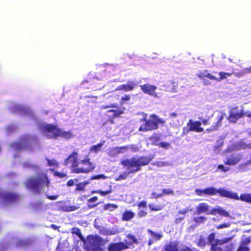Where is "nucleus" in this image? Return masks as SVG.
Wrapping results in <instances>:
<instances>
[{
  "label": "nucleus",
  "instance_id": "nucleus-1",
  "mask_svg": "<svg viewBox=\"0 0 251 251\" xmlns=\"http://www.w3.org/2000/svg\"><path fill=\"white\" fill-rule=\"evenodd\" d=\"M152 155L149 156H135L130 158L124 159L121 164L127 171L123 173L116 178L117 181L125 179L130 174H134L141 170L143 166H146L153 159Z\"/></svg>",
  "mask_w": 251,
  "mask_h": 251
},
{
  "label": "nucleus",
  "instance_id": "nucleus-2",
  "mask_svg": "<svg viewBox=\"0 0 251 251\" xmlns=\"http://www.w3.org/2000/svg\"><path fill=\"white\" fill-rule=\"evenodd\" d=\"M50 181L45 173H38L36 176H30L27 178L24 184L25 188L36 193H40L41 189L45 186L49 187Z\"/></svg>",
  "mask_w": 251,
  "mask_h": 251
},
{
  "label": "nucleus",
  "instance_id": "nucleus-3",
  "mask_svg": "<svg viewBox=\"0 0 251 251\" xmlns=\"http://www.w3.org/2000/svg\"><path fill=\"white\" fill-rule=\"evenodd\" d=\"M152 119H147V116H145L140 119L141 122H144L139 128V131H152L158 128V124H163L165 121L159 118L157 116L153 114L150 116Z\"/></svg>",
  "mask_w": 251,
  "mask_h": 251
},
{
  "label": "nucleus",
  "instance_id": "nucleus-4",
  "mask_svg": "<svg viewBox=\"0 0 251 251\" xmlns=\"http://www.w3.org/2000/svg\"><path fill=\"white\" fill-rule=\"evenodd\" d=\"M77 158V153L74 151L64 160V164L65 165H68L70 162L72 163L70 167L71 173L78 174L80 173H88L91 172V170L93 168L84 169L83 168H79Z\"/></svg>",
  "mask_w": 251,
  "mask_h": 251
},
{
  "label": "nucleus",
  "instance_id": "nucleus-5",
  "mask_svg": "<svg viewBox=\"0 0 251 251\" xmlns=\"http://www.w3.org/2000/svg\"><path fill=\"white\" fill-rule=\"evenodd\" d=\"M107 242L99 235L92 236L85 243V249L87 251H103L101 247L104 246Z\"/></svg>",
  "mask_w": 251,
  "mask_h": 251
},
{
  "label": "nucleus",
  "instance_id": "nucleus-6",
  "mask_svg": "<svg viewBox=\"0 0 251 251\" xmlns=\"http://www.w3.org/2000/svg\"><path fill=\"white\" fill-rule=\"evenodd\" d=\"M201 123L200 121H194L192 120H189L187 123L186 126L182 128V135H186L190 131L196 132H202L204 129L201 126Z\"/></svg>",
  "mask_w": 251,
  "mask_h": 251
},
{
  "label": "nucleus",
  "instance_id": "nucleus-7",
  "mask_svg": "<svg viewBox=\"0 0 251 251\" xmlns=\"http://www.w3.org/2000/svg\"><path fill=\"white\" fill-rule=\"evenodd\" d=\"M0 199L7 203H14L20 201L21 196L15 192L9 191H0Z\"/></svg>",
  "mask_w": 251,
  "mask_h": 251
},
{
  "label": "nucleus",
  "instance_id": "nucleus-8",
  "mask_svg": "<svg viewBox=\"0 0 251 251\" xmlns=\"http://www.w3.org/2000/svg\"><path fill=\"white\" fill-rule=\"evenodd\" d=\"M217 194L221 197L227 198V197H234V195L230 193V191H228L224 188H220L218 189L211 186L205 188V195L213 196L216 195Z\"/></svg>",
  "mask_w": 251,
  "mask_h": 251
},
{
  "label": "nucleus",
  "instance_id": "nucleus-9",
  "mask_svg": "<svg viewBox=\"0 0 251 251\" xmlns=\"http://www.w3.org/2000/svg\"><path fill=\"white\" fill-rule=\"evenodd\" d=\"M233 73H226L225 72H221L219 73L220 77H216L210 73H209L207 70H204V72L200 73L198 75V76L201 79H203L204 77H207L210 80H216L217 82H219L222 80L226 79L228 76H230L232 75Z\"/></svg>",
  "mask_w": 251,
  "mask_h": 251
},
{
  "label": "nucleus",
  "instance_id": "nucleus-10",
  "mask_svg": "<svg viewBox=\"0 0 251 251\" xmlns=\"http://www.w3.org/2000/svg\"><path fill=\"white\" fill-rule=\"evenodd\" d=\"M43 131L48 133L49 138L57 139L58 137L60 128L53 124H46L43 127Z\"/></svg>",
  "mask_w": 251,
  "mask_h": 251
},
{
  "label": "nucleus",
  "instance_id": "nucleus-11",
  "mask_svg": "<svg viewBox=\"0 0 251 251\" xmlns=\"http://www.w3.org/2000/svg\"><path fill=\"white\" fill-rule=\"evenodd\" d=\"M247 113L244 112V109L239 110L237 106L232 108L229 111V115L228 117V120L229 122L235 123L238 120L246 115Z\"/></svg>",
  "mask_w": 251,
  "mask_h": 251
},
{
  "label": "nucleus",
  "instance_id": "nucleus-12",
  "mask_svg": "<svg viewBox=\"0 0 251 251\" xmlns=\"http://www.w3.org/2000/svg\"><path fill=\"white\" fill-rule=\"evenodd\" d=\"M243 158V154L240 153H233L228 155L224 164L226 165H235L239 163Z\"/></svg>",
  "mask_w": 251,
  "mask_h": 251
},
{
  "label": "nucleus",
  "instance_id": "nucleus-13",
  "mask_svg": "<svg viewBox=\"0 0 251 251\" xmlns=\"http://www.w3.org/2000/svg\"><path fill=\"white\" fill-rule=\"evenodd\" d=\"M216 209H213L211 211H209V206L205 202H201L198 204L195 211L196 214L200 215L202 213H206V214L214 215Z\"/></svg>",
  "mask_w": 251,
  "mask_h": 251
},
{
  "label": "nucleus",
  "instance_id": "nucleus-14",
  "mask_svg": "<svg viewBox=\"0 0 251 251\" xmlns=\"http://www.w3.org/2000/svg\"><path fill=\"white\" fill-rule=\"evenodd\" d=\"M106 115L108 118V121L111 124H114V119L119 118L124 113V109L118 108L117 109H110L107 111Z\"/></svg>",
  "mask_w": 251,
  "mask_h": 251
},
{
  "label": "nucleus",
  "instance_id": "nucleus-15",
  "mask_svg": "<svg viewBox=\"0 0 251 251\" xmlns=\"http://www.w3.org/2000/svg\"><path fill=\"white\" fill-rule=\"evenodd\" d=\"M129 248L128 245L123 242L110 243L107 248L108 251H122Z\"/></svg>",
  "mask_w": 251,
  "mask_h": 251
},
{
  "label": "nucleus",
  "instance_id": "nucleus-16",
  "mask_svg": "<svg viewBox=\"0 0 251 251\" xmlns=\"http://www.w3.org/2000/svg\"><path fill=\"white\" fill-rule=\"evenodd\" d=\"M141 90L145 93L154 97H157V94L155 92L157 87L154 85L146 83L140 85Z\"/></svg>",
  "mask_w": 251,
  "mask_h": 251
},
{
  "label": "nucleus",
  "instance_id": "nucleus-17",
  "mask_svg": "<svg viewBox=\"0 0 251 251\" xmlns=\"http://www.w3.org/2000/svg\"><path fill=\"white\" fill-rule=\"evenodd\" d=\"M138 86V83L133 81H128L127 83L119 85L117 90H124L125 92H129L133 90Z\"/></svg>",
  "mask_w": 251,
  "mask_h": 251
},
{
  "label": "nucleus",
  "instance_id": "nucleus-18",
  "mask_svg": "<svg viewBox=\"0 0 251 251\" xmlns=\"http://www.w3.org/2000/svg\"><path fill=\"white\" fill-rule=\"evenodd\" d=\"M230 193L234 195V197H227V198L236 200H240L243 201L251 203V194H243L239 197L237 193H233L230 191Z\"/></svg>",
  "mask_w": 251,
  "mask_h": 251
},
{
  "label": "nucleus",
  "instance_id": "nucleus-19",
  "mask_svg": "<svg viewBox=\"0 0 251 251\" xmlns=\"http://www.w3.org/2000/svg\"><path fill=\"white\" fill-rule=\"evenodd\" d=\"M224 114L221 113L215 117L216 122L213 123L210 129H207L208 131L217 130L222 125V121L224 119Z\"/></svg>",
  "mask_w": 251,
  "mask_h": 251
},
{
  "label": "nucleus",
  "instance_id": "nucleus-20",
  "mask_svg": "<svg viewBox=\"0 0 251 251\" xmlns=\"http://www.w3.org/2000/svg\"><path fill=\"white\" fill-rule=\"evenodd\" d=\"M164 251H178V242L177 241L170 242L165 244Z\"/></svg>",
  "mask_w": 251,
  "mask_h": 251
},
{
  "label": "nucleus",
  "instance_id": "nucleus-21",
  "mask_svg": "<svg viewBox=\"0 0 251 251\" xmlns=\"http://www.w3.org/2000/svg\"><path fill=\"white\" fill-rule=\"evenodd\" d=\"M74 137V135L71 131H64L60 128L58 137H61L66 139H71Z\"/></svg>",
  "mask_w": 251,
  "mask_h": 251
},
{
  "label": "nucleus",
  "instance_id": "nucleus-22",
  "mask_svg": "<svg viewBox=\"0 0 251 251\" xmlns=\"http://www.w3.org/2000/svg\"><path fill=\"white\" fill-rule=\"evenodd\" d=\"M134 213L131 211L126 210L122 215V220L125 221H128L134 217Z\"/></svg>",
  "mask_w": 251,
  "mask_h": 251
},
{
  "label": "nucleus",
  "instance_id": "nucleus-23",
  "mask_svg": "<svg viewBox=\"0 0 251 251\" xmlns=\"http://www.w3.org/2000/svg\"><path fill=\"white\" fill-rule=\"evenodd\" d=\"M166 206V204L155 205L152 203H150L148 205L149 208L151 211H158L162 210Z\"/></svg>",
  "mask_w": 251,
  "mask_h": 251
},
{
  "label": "nucleus",
  "instance_id": "nucleus-24",
  "mask_svg": "<svg viewBox=\"0 0 251 251\" xmlns=\"http://www.w3.org/2000/svg\"><path fill=\"white\" fill-rule=\"evenodd\" d=\"M72 233L73 234H76L78 236L79 238L84 243L85 242V239L82 235L81 230L79 228L77 227H73L72 228Z\"/></svg>",
  "mask_w": 251,
  "mask_h": 251
},
{
  "label": "nucleus",
  "instance_id": "nucleus-25",
  "mask_svg": "<svg viewBox=\"0 0 251 251\" xmlns=\"http://www.w3.org/2000/svg\"><path fill=\"white\" fill-rule=\"evenodd\" d=\"M112 192V189L111 185L109 186V188L106 190L103 191L101 190H96L93 192L94 193L100 194V196L104 197Z\"/></svg>",
  "mask_w": 251,
  "mask_h": 251
},
{
  "label": "nucleus",
  "instance_id": "nucleus-26",
  "mask_svg": "<svg viewBox=\"0 0 251 251\" xmlns=\"http://www.w3.org/2000/svg\"><path fill=\"white\" fill-rule=\"evenodd\" d=\"M127 238L131 241V242H129L128 243H126L128 245V246L129 245H132L133 244H138L139 242L138 241V240L137 239V238L135 237V236H134V235H132V234H128L126 236Z\"/></svg>",
  "mask_w": 251,
  "mask_h": 251
},
{
  "label": "nucleus",
  "instance_id": "nucleus-27",
  "mask_svg": "<svg viewBox=\"0 0 251 251\" xmlns=\"http://www.w3.org/2000/svg\"><path fill=\"white\" fill-rule=\"evenodd\" d=\"M81 163L88 165L89 167L87 169L93 168L91 171L95 168V166L93 165V163L91 162V159L89 158L81 160Z\"/></svg>",
  "mask_w": 251,
  "mask_h": 251
},
{
  "label": "nucleus",
  "instance_id": "nucleus-28",
  "mask_svg": "<svg viewBox=\"0 0 251 251\" xmlns=\"http://www.w3.org/2000/svg\"><path fill=\"white\" fill-rule=\"evenodd\" d=\"M147 231H148V232L149 233H150L152 236V237L153 238H154L156 240H159L163 236L162 234H161L160 233L155 232L154 231H153L151 229H148Z\"/></svg>",
  "mask_w": 251,
  "mask_h": 251
},
{
  "label": "nucleus",
  "instance_id": "nucleus-29",
  "mask_svg": "<svg viewBox=\"0 0 251 251\" xmlns=\"http://www.w3.org/2000/svg\"><path fill=\"white\" fill-rule=\"evenodd\" d=\"M104 142L103 141L101 143H100L97 145L92 146L90 148L91 151H94L95 153H97L100 150L101 147L103 145Z\"/></svg>",
  "mask_w": 251,
  "mask_h": 251
},
{
  "label": "nucleus",
  "instance_id": "nucleus-30",
  "mask_svg": "<svg viewBox=\"0 0 251 251\" xmlns=\"http://www.w3.org/2000/svg\"><path fill=\"white\" fill-rule=\"evenodd\" d=\"M79 208V206L76 205H71V206H64L63 209L66 211H73L77 210Z\"/></svg>",
  "mask_w": 251,
  "mask_h": 251
},
{
  "label": "nucleus",
  "instance_id": "nucleus-31",
  "mask_svg": "<svg viewBox=\"0 0 251 251\" xmlns=\"http://www.w3.org/2000/svg\"><path fill=\"white\" fill-rule=\"evenodd\" d=\"M248 73H251V67L244 68L241 72L237 74V75H238L239 76H241Z\"/></svg>",
  "mask_w": 251,
  "mask_h": 251
},
{
  "label": "nucleus",
  "instance_id": "nucleus-32",
  "mask_svg": "<svg viewBox=\"0 0 251 251\" xmlns=\"http://www.w3.org/2000/svg\"><path fill=\"white\" fill-rule=\"evenodd\" d=\"M206 220V218L204 216H199L198 217H195L193 219V221L197 223H203Z\"/></svg>",
  "mask_w": 251,
  "mask_h": 251
},
{
  "label": "nucleus",
  "instance_id": "nucleus-33",
  "mask_svg": "<svg viewBox=\"0 0 251 251\" xmlns=\"http://www.w3.org/2000/svg\"><path fill=\"white\" fill-rule=\"evenodd\" d=\"M130 100V96L129 95H125L121 99L120 103L122 105L126 103V101H129Z\"/></svg>",
  "mask_w": 251,
  "mask_h": 251
},
{
  "label": "nucleus",
  "instance_id": "nucleus-34",
  "mask_svg": "<svg viewBox=\"0 0 251 251\" xmlns=\"http://www.w3.org/2000/svg\"><path fill=\"white\" fill-rule=\"evenodd\" d=\"M107 177L104 174H100L92 176L90 178V180L99 179H105Z\"/></svg>",
  "mask_w": 251,
  "mask_h": 251
},
{
  "label": "nucleus",
  "instance_id": "nucleus-35",
  "mask_svg": "<svg viewBox=\"0 0 251 251\" xmlns=\"http://www.w3.org/2000/svg\"><path fill=\"white\" fill-rule=\"evenodd\" d=\"M48 164L49 166H53L55 167H57L58 166V163L56 162V161L53 159H47Z\"/></svg>",
  "mask_w": 251,
  "mask_h": 251
},
{
  "label": "nucleus",
  "instance_id": "nucleus-36",
  "mask_svg": "<svg viewBox=\"0 0 251 251\" xmlns=\"http://www.w3.org/2000/svg\"><path fill=\"white\" fill-rule=\"evenodd\" d=\"M85 187L81 182H79L76 185L75 188V191L83 192L85 190Z\"/></svg>",
  "mask_w": 251,
  "mask_h": 251
},
{
  "label": "nucleus",
  "instance_id": "nucleus-37",
  "mask_svg": "<svg viewBox=\"0 0 251 251\" xmlns=\"http://www.w3.org/2000/svg\"><path fill=\"white\" fill-rule=\"evenodd\" d=\"M217 169L220 170L221 171L224 172H226L230 170V168L228 167H225L223 164H220L218 166Z\"/></svg>",
  "mask_w": 251,
  "mask_h": 251
},
{
  "label": "nucleus",
  "instance_id": "nucleus-38",
  "mask_svg": "<svg viewBox=\"0 0 251 251\" xmlns=\"http://www.w3.org/2000/svg\"><path fill=\"white\" fill-rule=\"evenodd\" d=\"M54 175L55 176H57L59 178L66 177L67 176L66 173H64V172H59L58 171H55L54 173Z\"/></svg>",
  "mask_w": 251,
  "mask_h": 251
},
{
  "label": "nucleus",
  "instance_id": "nucleus-39",
  "mask_svg": "<svg viewBox=\"0 0 251 251\" xmlns=\"http://www.w3.org/2000/svg\"><path fill=\"white\" fill-rule=\"evenodd\" d=\"M216 211H217L218 213L221 215L227 217L229 216V213L224 209H218L216 210Z\"/></svg>",
  "mask_w": 251,
  "mask_h": 251
},
{
  "label": "nucleus",
  "instance_id": "nucleus-40",
  "mask_svg": "<svg viewBox=\"0 0 251 251\" xmlns=\"http://www.w3.org/2000/svg\"><path fill=\"white\" fill-rule=\"evenodd\" d=\"M163 195H173L174 194V191L171 189H163L162 190Z\"/></svg>",
  "mask_w": 251,
  "mask_h": 251
},
{
  "label": "nucleus",
  "instance_id": "nucleus-41",
  "mask_svg": "<svg viewBox=\"0 0 251 251\" xmlns=\"http://www.w3.org/2000/svg\"><path fill=\"white\" fill-rule=\"evenodd\" d=\"M159 147H161L166 149L170 148V144L168 142H160L157 145Z\"/></svg>",
  "mask_w": 251,
  "mask_h": 251
},
{
  "label": "nucleus",
  "instance_id": "nucleus-42",
  "mask_svg": "<svg viewBox=\"0 0 251 251\" xmlns=\"http://www.w3.org/2000/svg\"><path fill=\"white\" fill-rule=\"evenodd\" d=\"M211 250L212 251H222L221 247H218L217 245L212 244L211 246Z\"/></svg>",
  "mask_w": 251,
  "mask_h": 251
},
{
  "label": "nucleus",
  "instance_id": "nucleus-43",
  "mask_svg": "<svg viewBox=\"0 0 251 251\" xmlns=\"http://www.w3.org/2000/svg\"><path fill=\"white\" fill-rule=\"evenodd\" d=\"M148 215V212L145 210L141 209L138 212V216L140 218L146 217Z\"/></svg>",
  "mask_w": 251,
  "mask_h": 251
},
{
  "label": "nucleus",
  "instance_id": "nucleus-44",
  "mask_svg": "<svg viewBox=\"0 0 251 251\" xmlns=\"http://www.w3.org/2000/svg\"><path fill=\"white\" fill-rule=\"evenodd\" d=\"M147 206V202L146 201H142L140 202H139L137 206L139 209H140L141 207L143 208H146Z\"/></svg>",
  "mask_w": 251,
  "mask_h": 251
},
{
  "label": "nucleus",
  "instance_id": "nucleus-45",
  "mask_svg": "<svg viewBox=\"0 0 251 251\" xmlns=\"http://www.w3.org/2000/svg\"><path fill=\"white\" fill-rule=\"evenodd\" d=\"M199 119L201 121V123H202L204 126L210 124V122H209V118L208 119H203L202 117H200Z\"/></svg>",
  "mask_w": 251,
  "mask_h": 251
},
{
  "label": "nucleus",
  "instance_id": "nucleus-46",
  "mask_svg": "<svg viewBox=\"0 0 251 251\" xmlns=\"http://www.w3.org/2000/svg\"><path fill=\"white\" fill-rule=\"evenodd\" d=\"M117 106L116 104L112 103L110 105H102L100 107V109H105L109 108H117Z\"/></svg>",
  "mask_w": 251,
  "mask_h": 251
},
{
  "label": "nucleus",
  "instance_id": "nucleus-47",
  "mask_svg": "<svg viewBox=\"0 0 251 251\" xmlns=\"http://www.w3.org/2000/svg\"><path fill=\"white\" fill-rule=\"evenodd\" d=\"M149 140L151 141H156L159 140V137L156 134H153L149 137Z\"/></svg>",
  "mask_w": 251,
  "mask_h": 251
},
{
  "label": "nucleus",
  "instance_id": "nucleus-48",
  "mask_svg": "<svg viewBox=\"0 0 251 251\" xmlns=\"http://www.w3.org/2000/svg\"><path fill=\"white\" fill-rule=\"evenodd\" d=\"M196 194L200 196H202L203 195H205V189H197L195 190Z\"/></svg>",
  "mask_w": 251,
  "mask_h": 251
},
{
  "label": "nucleus",
  "instance_id": "nucleus-49",
  "mask_svg": "<svg viewBox=\"0 0 251 251\" xmlns=\"http://www.w3.org/2000/svg\"><path fill=\"white\" fill-rule=\"evenodd\" d=\"M24 166L25 168H30L32 169H36L38 167L37 165L35 164H32L28 163H24Z\"/></svg>",
  "mask_w": 251,
  "mask_h": 251
},
{
  "label": "nucleus",
  "instance_id": "nucleus-50",
  "mask_svg": "<svg viewBox=\"0 0 251 251\" xmlns=\"http://www.w3.org/2000/svg\"><path fill=\"white\" fill-rule=\"evenodd\" d=\"M228 241V239H225L224 240H217L216 241V244H215L216 245H223L226 242H227Z\"/></svg>",
  "mask_w": 251,
  "mask_h": 251
},
{
  "label": "nucleus",
  "instance_id": "nucleus-51",
  "mask_svg": "<svg viewBox=\"0 0 251 251\" xmlns=\"http://www.w3.org/2000/svg\"><path fill=\"white\" fill-rule=\"evenodd\" d=\"M215 234L214 233H212L210 234L208 237V242L210 243H212L215 240Z\"/></svg>",
  "mask_w": 251,
  "mask_h": 251
},
{
  "label": "nucleus",
  "instance_id": "nucleus-52",
  "mask_svg": "<svg viewBox=\"0 0 251 251\" xmlns=\"http://www.w3.org/2000/svg\"><path fill=\"white\" fill-rule=\"evenodd\" d=\"M118 207V206L115 204H107L105 205V208L107 209L109 208H111L112 209H115Z\"/></svg>",
  "mask_w": 251,
  "mask_h": 251
},
{
  "label": "nucleus",
  "instance_id": "nucleus-53",
  "mask_svg": "<svg viewBox=\"0 0 251 251\" xmlns=\"http://www.w3.org/2000/svg\"><path fill=\"white\" fill-rule=\"evenodd\" d=\"M229 225H230V224L229 223L222 224L219 225L217 226V228L219 229V228H223L227 227L229 226Z\"/></svg>",
  "mask_w": 251,
  "mask_h": 251
},
{
  "label": "nucleus",
  "instance_id": "nucleus-54",
  "mask_svg": "<svg viewBox=\"0 0 251 251\" xmlns=\"http://www.w3.org/2000/svg\"><path fill=\"white\" fill-rule=\"evenodd\" d=\"M98 200V197L97 196H94L91 198H90L89 199H88V202L89 203H91V202H96V201H97Z\"/></svg>",
  "mask_w": 251,
  "mask_h": 251
},
{
  "label": "nucleus",
  "instance_id": "nucleus-55",
  "mask_svg": "<svg viewBox=\"0 0 251 251\" xmlns=\"http://www.w3.org/2000/svg\"><path fill=\"white\" fill-rule=\"evenodd\" d=\"M238 251H249V248L246 246H240Z\"/></svg>",
  "mask_w": 251,
  "mask_h": 251
},
{
  "label": "nucleus",
  "instance_id": "nucleus-56",
  "mask_svg": "<svg viewBox=\"0 0 251 251\" xmlns=\"http://www.w3.org/2000/svg\"><path fill=\"white\" fill-rule=\"evenodd\" d=\"M75 184V180L73 179H71L68 181L67 182V185L68 186H73Z\"/></svg>",
  "mask_w": 251,
  "mask_h": 251
},
{
  "label": "nucleus",
  "instance_id": "nucleus-57",
  "mask_svg": "<svg viewBox=\"0 0 251 251\" xmlns=\"http://www.w3.org/2000/svg\"><path fill=\"white\" fill-rule=\"evenodd\" d=\"M151 198H159V197H160L162 196V194H157L155 192H153L151 193Z\"/></svg>",
  "mask_w": 251,
  "mask_h": 251
},
{
  "label": "nucleus",
  "instance_id": "nucleus-58",
  "mask_svg": "<svg viewBox=\"0 0 251 251\" xmlns=\"http://www.w3.org/2000/svg\"><path fill=\"white\" fill-rule=\"evenodd\" d=\"M58 195L49 196L47 198L50 200H55L58 198Z\"/></svg>",
  "mask_w": 251,
  "mask_h": 251
},
{
  "label": "nucleus",
  "instance_id": "nucleus-59",
  "mask_svg": "<svg viewBox=\"0 0 251 251\" xmlns=\"http://www.w3.org/2000/svg\"><path fill=\"white\" fill-rule=\"evenodd\" d=\"M183 219L184 217H177L175 219V223L176 224L179 223Z\"/></svg>",
  "mask_w": 251,
  "mask_h": 251
},
{
  "label": "nucleus",
  "instance_id": "nucleus-60",
  "mask_svg": "<svg viewBox=\"0 0 251 251\" xmlns=\"http://www.w3.org/2000/svg\"><path fill=\"white\" fill-rule=\"evenodd\" d=\"M251 240L249 238H246L245 240L242 242L243 244H248L250 243Z\"/></svg>",
  "mask_w": 251,
  "mask_h": 251
},
{
  "label": "nucleus",
  "instance_id": "nucleus-61",
  "mask_svg": "<svg viewBox=\"0 0 251 251\" xmlns=\"http://www.w3.org/2000/svg\"><path fill=\"white\" fill-rule=\"evenodd\" d=\"M188 212L187 209H184L183 210H180L178 211V213L180 214H185Z\"/></svg>",
  "mask_w": 251,
  "mask_h": 251
},
{
  "label": "nucleus",
  "instance_id": "nucleus-62",
  "mask_svg": "<svg viewBox=\"0 0 251 251\" xmlns=\"http://www.w3.org/2000/svg\"><path fill=\"white\" fill-rule=\"evenodd\" d=\"M177 114L176 112H172V113H170V117H176L177 116Z\"/></svg>",
  "mask_w": 251,
  "mask_h": 251
},
{
  "label": "nucleus",
  "instance_id": "nucleus-63",
  "mask_svg": "<svg viewBox=\"0 0 251 251\" xmlns=\"http://www.w3.org/2000/svg\"><path fill=\"white\" fill-rule=\"evenodd\" d=\"M81 183L84 185V186L85 187L86 185H87V184H88L89 183V181L88 180H86L83 182H82Z\"/></svg>",
  "mask_w": 251,
  "mask_h": 251
},
{
  "label": "nucleus",
  "instance_id": "nucleus-64",
  "mask_svg": "<svg viewBox=\"0 0 251 251\" xmlns=\"http://www.w3.org/2000/svg\"><path fill=\"white\" fill-rule=\"evenodd\" d=\"M153 243V241L152 239H150L148 241V245L149 246H151V245H152Z\"/></svg>",
  "mask_w": 251,
  "mask_h": 251
}]
</instances>
